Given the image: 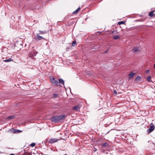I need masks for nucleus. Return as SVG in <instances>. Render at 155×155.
I'll return each mask as SVG.
<instances>
[{
    "mask_svg": "<svg viewBox=\"0 0 155 155\" xmlns=\"http://www.w3.org/2000/svg\"><path fill=\"white\" fill-rule=\"evenodd\" d=\"M65 116L63 114H61L60 115L53 117L50 119V120L52 122L56 123L57 122L63 120Z\"/></svg>",
    "mask_w": 155,
    "mask_h": 155,
    "instance_id": "1",
    "label": "nucleus"
},
{
    "mask_svg": "<svg viewBox=\"0 0 155 155\" xmlns=\"http://www.w3.org/2000/svg\"><path fill=\"white\" fill-rule=\"evenodd\" d=\"M50 80L52 84L58 86L59 82L58 80L55 79L54 77H50Z\"/></svg>",
    "mask_w": 155,
    "mask_h": 155,
    "instance_id": "2",
    "label": "nucleus"
},
{
    "mask_svg": "<svg viewBox=\"0 0 155 155\" xmlns=\"http://www.w3.org/2000/svg\"><path fill=\"white\" fill-rule=\"evenodd\" d=\"M37 52H32L29 53L28 54V57L29 58H32V59H34V57L36 56L37 54Z\"/></svg>",
    "mask_w": 155,
    "mask_h": 155,
    "instance_id": "3",
    "label": "nucleus"
},
{
    "mask_svg": "<svg viewBox=\"0 0 155 155\" xmlns=\"http://www.w3.org/2000/svg\"><path fill=\"white\" fill-rule=\"evenodd\" d=\"M154 126L153 125H151V124L150 128L147 130V132H148L149 133H150L154 130Z\"/></svg>",
    "mask_w": 155,
    "mask_h": 155,
    "instance_id": "4",
    "label": "nucleus"
},
{
    "mask_svg": "<svg viewBox=\"0 0 155 155\" xmlns=\"http://www.w3.org/2000/svg\"><path fill=\"white\" fill-rule=\"evenodd\" d=\"M43 38V37L40 36L39 34H37L36 37L34 38V39L38 41L40 40Z\"/></svg>",
    "mask_w": 155,
    "mask_h": 155,
    "instance_id": "5",
    "label": "nucleus"
},
{
    "mask_svg": "<svg viewBox=\"0 0 155 155\" xmlns=\"http://www.w3.org/2000/svg\"><path fill=\"white\" fill-rule=\"evenodd\" d=\"M58 139L56 138H50L49 139L48 142L50 143H53L58 141Z\"/></svg>",
    "mask_w": 155,
    "mask_h": 155,
    "instance_id": "6",
    "label": "nucleus"
},
{
    "mask_svg": "<svg viewBox=\"0 0 155 155\" xmlns=\"http://www.w3.org/2000/svg\"><path fill=\"white\" fill-rule=\"evenodd\" d=\"M131 51L134 52L138 51H140V48L139 47H134L131 50Z\"/></svg>",
    "mask_w": 155,
    "mask_h": 155,
    "instance_id": "7",
    "label": "nucleus"
},
{
    "mask_svg": "<svg viewBox=\"0 0 155 155\" xmlns=\"http://www.w3.org/2000/svg\"><path fill=\"white\" fill-rule=\"evenodd\" d=\"M135 73L131 72L128 75L129 78L131 79L135 75Z\"/></svg>",
    "mask_w": 155,
    "mask_h": 155,
    "instance_id": "8",
    "label": "nucleus"
},
{
    "mask_svg": "<svg viewBox=\"0 0 155 155\" xmlns=\"http://www.w3.org/2000/svg\"><path fill=\"white\" fill-rule=\"evenodd\" d=\"M80 108V106L79 105H77L73 107V109L74 110H76L77 111H78L79 110V109Z\"/></svg>",
    "mask_w": 155,
    "mask_h": 155,
    "instance_id": "9",
    "label": "nucleus"
},
{
    "mask_svg": "<svg viewBox=\"0 0 155 155\" xmlns=\"http://www.w3.org/2000/svg\"><path fill=\"white\" fill-rule=\"evenodd\" d=\"M8 132H9L10 133L15 134V129L12 128L10 129V130L8 131Z\"/></svg>",
    "mask_w": 155,
    "mask_h": 155,
    "instance_id": "10",
    "label": "nucleus"
},
{
    "mask_svg": "<svg viewBox=\"0 0 155 155\" xmlns=\"http://www.w3.org/2000/svg\"><path fill=\"white\" fill-rule=\"evenodd\" d=\"M59 83L63 85L64 84V81L62 79H60L58 80Z\"/></svg>",
    "mask_w": 155,
    "mask_h": 155,
    "instance_id": "11",
    "label": "nucleus"
},
{
    "mask_svg": "<svg viewBox=\"0 0 155 155\" xmlns=\"http://www.w3.org/2000/svg\"><path fill=\"white\" fill-rule=\"evenodd\" d=\"M154 10L152 11L151 12H150L149 14V15L150 17H153V16H154Z\"/></svg>",
    "mask_w": 155,
    "mask_h": 155,
    "instance_id": "12",
    "label": "nucleus"
},
{
    "mask_svg": "<svg viewBox=\"0 0 155 155\" xmlns=\"http://www.w3.org/2000/svg\"><path fill=\"white\" fill-rule=\"evenodd\" d=\"M13 61V60L12 59L10 58L9 59L4 60L3 61H4V62H10V61Z\"/></svg>",
    "mask_w": 155,
    "mask_h": 155,
    "instance_id": "13",
    "label": "nucleus"
},
{
    "mask_svg": "<svg viewBox=\"0 0 155 155\" xmlns=\"http://www.w3.org/2000/svg\"><path fill=\"white\" fill-rule=\"evenodd\" d=\"M141 77L139 75H137L135 78V80L137 81H139L141 80Z\"/></svg>",
    "mask_w": 155,
    "mask_h": 155,
    "instance_id": "14",
    "label": "nucleus"
},
{
    "mask_svg": "<svg viewBox=\"0 0 155 155\" xmlns=\"http://www.w3.org/2000/svg\"><path fill=\"white\" fill-rule=\"evenodd\" d=\"M40 33L39 34H44L46 33L47 31H41L39 30L38 31Z\"/></svg>",
    "mask_w": 155,
    "mask_h": 155,
    "instance_id": "15",
    "label": "nucleus"
},
{
    "mask_svg": "<svg viewBox=\"0 0 155 155\" xmlns=\"http://www.w3.org/2000/svg\"><path fill=\"white\" fill-rule=\"evenodd\" d=\"M151 77L150 76H149L147 78V80L148 82H150L151 81Z\"/></svg>",
    "mask_w": 155,
    "mask_h": 155,
    "instance_id": "16",
    "label": "nucleus"
},
{
    "mask_svg": "<svg viewBox=\"0 0 155 155\" xmlns=\"http://www.w3.org/2000/svg\"><path fill=\"white\" fill-rule=\"evenodd\" d=\"M14 118V116H11L9 117H8L6 119H13Z\"/></svg>",
    "mask_w": 155,
    "mask_h": 155,
    "instance_id": "17",
    "label": "nucleus"
},
{
    "mask_svg": "<svg viewBox=\"0 0 155 155\" xmlns=\"http://www.w3.org/2000/svg\"><path fill=\"white\" fill-rule=\"evenodd\" d=\"M114 39H117L120 38V37L118 35H116L113 36Z\"/></svg>",
    "mask_w": 155,
    "mask_h": 155,
    "instance_id": "18",
    "label": "nucleus"
},
{
    "mask_svg": "<svg viewBox=\"0 0 155 155\" xmlns=\"http://www.w3.org/2000/svg\"><path fill=\"white\" fill-rule=\"evenodd\" d=\"M22 132V131L21 130L15 129V133H21Z\"/></svg>",
    "mask_w": 155,
    "mask_h": 155,
    "instance_id": "19",
    "label": "nucleus"
},
{
    "mask_svg": "<svg viewBox=\"0 0 155 155\" xmlns=\"http://www.w3.org/2000/svg\"><path fill=\"white\" fill-rule=\"evenodd\" d=\"M35 143H33L31 144L30 146H31V147H33L35 146Z\"/></svg>",
    "mask_w": 155,
    "mask_h": 155,
    "instance_id": "20",
    "label": "nucleus"
},
{
    "mask_svg": "<svg viewBox=\"0 0 155 155\" xmlns=\"http://www.w3.org/2000/svg\"><path fill=\"white\" fill-rule=\"evenodd\" d=\"M78 10H77V9H76L75 11H74L73 12V14H75L78 13Z\"/></svg>",
    "mask_w": 155,
    "mask_h": 155,
    "instance_id": "21",
    "label": "nucleus"
},
{
    "mask_svg": "<svg viewBox=\"0 0 155 155\" xmlns=\"http://www.w3.org/2000/svg\"><path fill=\"white\" fill-rule=\"evenodd\" d=\"M76 44V41H74L72 42V46H74Z\"/></svg>",
    "mask_w": 155,
    "mask_h": 155,
    "instance_id": "22",
    "label": "nucleus"
},
{
    "mask_svg": "<svg viewBox=\"0 0 155 155\" xmlns=\"http://www.w3.org/2000/svg\"><path fill=\"white\" fill-rule=\"evenodd\" d=\"M124 21H119V22H118V24L119 25L122 24H124Z\"/></svg>",
    "mask_w": 155,
    "mask_h": 155,
    "instance_id": "23",
    "label": "nucleus"
},
{
    "mask_svg": "<svg viewBox=\"0 0 155 155\" xmlns=\"http://www.w3.org/2000/svg\"><path fill=\"white\" fill-rule=\"evenodd\" d=\"M57 96H58V95H57V94H53V97L54 98H56V97H57Z\"/></svg>",
    "mask_w": 155,
    "mask_h": 155,
    "instance_id": "24",
    "label": "nucleus"
},
{
    "mask_svg": "<svg viewBox=\"0 0 155 155\" xmlns=\"http://www.w3.org/2000/svg\"><path fill=\"white\" fill-rule=\"evenodd\" d=\"M114 94L116 95L117 94V92L115 90H114Z\"/></svg>",
    "mask_w": 155,
    "mask_h": 155,
    "instance_id": "25",
    "label": "nucleus"
},
{
    "mask_svg": "<svg viewBox=\"0 0 155 155\" xmlns=\"http://www.w3.org/2000/svg\"><path fill=\"white\" fill-rule=\"evenodd\" d=\"M149 72V70H147L146 71V73H148Z\"/></svg>",
    "mask_w": 155,
    "mask_h": 155,
    "instance_id": "26",
    "label": "nucleus"
},
{
    "mask_svg": "<svg viewBox=\"0 0 155 155\" xmlns=\"http://www.w3.org/2000/svg\"><path fill=\"white\" fill-rule=\"evenodd\" d=\"M108 50H106L104 52V54L108 52Z\"/></svg>",
    "mask_w": 155,
    "mask_h": 155,
    "instance_id": "27",
    "label": "nucleus"
},
{
    "mask_svg": "<svg viewBox=\"0 0 155 155\" xmlns=\"http://www.w3.org/2000/svg\"><path fill=\"white\" fill-rule=\"evenodd\" d=\"M80 7H78V8L77 9V10H78V11L79 12V11L80 10Z\"/></svg>",
    "mask_w": 155,
    "mask_h": 155,
    "instance_id": "28",
    "label": "nucleus"
},
{
    "mask_svg": "<svg viewBox=\"0 0 155 155\" xmlns=\"http://www.w3.org/2000/svg\"><path fill=\"white\" fill-rule=\"evenodd\" d=\"M80 7H78V8L77 9V10H78V11L79 12V11L80 10Z\"/></svg>",
    "mask_w": 155,
    "mask_h": 155,
    "instance_id": "29",
    "label": "nucleus"
},
{
    "mask_svg": "<svg viewBox=\"0 0 155 155\" xmlns=\"http://www.w3.org/2000/svg\"><path fill=\"white\" fill-rule=\"evenodd\" d=\"M10 155H15V154L13 153H12L10 154Z\"/></svg>",
    "mask_w": 155,
    "mask_h": 155,
    "instance_id": "30",
    "label": "nucleus"
},
{
    "mask_svg": "<svg viewBox=\"0 0 155 155\" xmlns=\"http://www.w3.org/2000/svg\"><path fill=\"white\" fill-rule=\"evenodd\" d=\"M154 16H155V10H154Z\"/></svg>",
    "mask_w": 155,
    "mask_h": 155,
    "instance_id": "31",
    "label": "nucleus"
},
{
    "mask_svg": "<svg viewBox=\"0 0 155 155\" xmlns=\"http://www.w3.org/2000/svg\"><path fill=\"white\" fill-rule=\"evenodd\" d=\"M154 68H155V64L154 65Z\"/></svg>",
    "mask_w": 155,
    "mask_h": 155,
    "instance_id": "32",
    "label": "nucleus"
}]
</instances>
